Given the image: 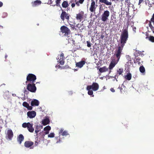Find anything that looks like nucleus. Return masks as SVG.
<instances>
[{"label": "nucleus", "mask_w": 154, "mask_h": 154, "mask_svg": "<svg viewBox=\"0 0 154 154\" xmlns=\"http://www.w3.org/2000/svg\"><path fill=\"white\" fill-rule=\"evenodd\" d=\"M149 40L152 42H154V37L153 36H150L149 37Z\"/></svg>", "instance_id": "nucleus-35"}, {"label": "nucleus", "mask_w": 154, "mask_h": 154, "mask_svg": "<svg viewBox=\"0 0 154 154\" xmlns=\"http://www.w3.org/2000/svg\"><path fill=\"white\" fill-rule=\"evenodd\" d=\"M0 29H3V27L1 26H0Z\"/></svg>", "instance_id": "nucleus-58"}, {"label": "nucleus", "mask_w": 154, "mask_h": 154, "mask_svg": "<svg viewBox=\"0 0 154 154\" xmlns=\"http://www.w3.org/2000/svg\"><path fill=\"white\" fill-rule=\"evenodd\" d=\"M103 10V9L101 8V6H100L99 8V11L100 12L101 11H102Z\"/></svg>", "instance_id": "nucleus-54"}, {"label": "nucleus", "mask_w": 154, "mask_h": 154, "mask_svg": "<svg viewBox=\"0 0 154 154\" xmlns=\"http://www.w3.org/2000/svg\"><path fill=\"white\" fill-rule=\"evenodd\" d=\"M54 133H50L48 135V137L52 138L54 136Z\"/></svg>", "instance_id": "nucleus-38"}, {"label": "nucleus", "mask_w": 154, "mask_h": 154, "mask_svg": "<svg viewBox=\"0 0 154 154\" xmlns=\"http://www.w3.org/2000/svg\"><path fill=\"white\" fill-rule=\"evenodd\" d=\"M50 122V120L48 118H47L43 119L42 121V124L44 125H46L48 124Z\"/></svg>", "instance_id": "nucleus-22"}, {"label": "nucleus", "mask_w": 154, "mask_h": 154, "mask_svg": "<svg viewBox=\"0 0 154 154\" xmlns=\"http://www.w3.org/2000/svg\"><path fill=\"white\" fill-rule=\"evenodd\" d=\"M3 3L2 2L0 1V7H2L3 6Z\"/></svg>", "instance_id": "nucleus-51"}, {"label": "nucleus", "mask_w": 154, "mask_h": 154, "mask_svg": "<svg viewBox=\"0 0 154 154\" xmlns=\"http://www.w3.org/2000/svg\"><path fill=\"white\" fill-rule=\"evenodd\" d=\"M61 0H56V5L57 6L60 7V3Z\"/></svg>", "instance_id": "nucleus-36"}, {"label": "nucleus", "mask_w": 154, "mask_h": 154, "mask_svg": "<svg viewBox=\"0 0 154 154\" xmlns=\"http://www.w3.org/2000/svg\"><path fill=\"white\" fill-rule=\"evenodd\" d=\"M104 37V35H102L101 36V38H102V39H103V38Z\"/></svg>", "instance_id": "nucleus-56"}, {"label": "nucleus", "mask_w": 154, "mask_h": 154, "mask_svg": "<svg viewBox=\"0 0 154 154\" xmlns=\"http://www.w3.org/2000/svg\"><path fill=\"white\" fill-rule=\"evenodd\" d=\"M23 106L27 108L29 110H31L32 109V106H29V104L26 102H24L23 103Z\"/></svg>", "instance_id": "nucleus-20"}, {"label": "nucleus", "mask_w": 154, "mask_h": 154, "mask_svg": "<svg viewBox=\"0 0 154 154\" xmlns=\"http://www.w3.org/2000/svg\"><path fill=\"white\" fill-rule=\"evenodd\" d=\"M51 129V127L49 126H48L45 127L44 128V131H49Z\"/></svg>", "instance_id": "nucleus-32"}, {"label": "nucleus", "mask_w": 154, "mask_h": 154, "mask_svg": "<svg viewBox=\"0 0 154 154\" xmlns=\"http://www.w3.org/2000/svg\"><path fill=\"white\" fill-rule=\"evenodd\" d=\"M26 92H27V91H26V90H25L24 92L26 94Z\"/></svg>", "instance_id": "nucleus-59"}, {"label": "nucleus", "mask_w": 154, "mask_h": 154, "mask_svg": "<svg viewBox=\"0 0 154 154\" xmlns=\"http://www.w3.org/2000/svg\"><path fill=\"white\" fill-rule=\"evenodd\" d=\"M125 87L124 86V84H122L121 87L120 88V91L121 93H125Z\"/></svg>", "instance_id": "nucleus-29"}, {"label": "nucleus", "mask_w": 154, "mask_h": 154, "mask_svg": "<svg viewBox=\"0 0 154 154\" xmlns=\"http://www.w3.org/2000/svg\"><path fill=\"white\" fill-rule=\"evenodd\" d=\"M87 90L88 91V95H93V92L92 90Z\"/></svg>", "instance_id": "nucleus-39"}, {"label": "nucleus", "mask_w": 154, "mask_h": 154, "mask_svg": "<svg viewBox=\"0 0 154 154\" xmlns=\"http://www.w3.org/2000/svg\"><path fill=\"white\" fill-rule=\"evenodd\" d=\"M22 126L24 128H27L29 132L31 133L33 132L34 129L33 128V124L30 122L24 123L22 124Z\"/></svg>", "instance_id": "nucleus-6"}, {"label": "nucleus", "mask_w": 154, "mask_h": 154, "mask_svg": "<svg viewBox=\"0 0 154 154\" xmlns=\"http://www.w3.org/2000/svg\"><path fill=\"white\" fill-rule=\"evenodd\" d=\"M39 104V101L36 99H34L32 100L31 103V106H38Z\"/></svg>", "instance_id": "nucleus-19"}, {"label": "nucleus", "mask_w": 154, "mask_h": 154, "mask_svg": "<svg viewBox=\"0 0 154 154\" xmlns=\"http://www.w3.org/2000/svg\"><path fill=\"white\" fill-rule=\"evenodd\" d=\"M84 16V12L83 11H81L79 13L76 14V17L77 20L81 21L83 19Z\"/></svg>", "instance_id": "nucleus-10"}, {"label": "nucleus", "mask_w": 154, "mask_h": 154, "mask_svg": "<svg viewBox=\"0 0 154 154\" xmlns=\"http://www.w3.org/2000/svg\"><path fill=\"white\" fill-rule=\"evenodd\" d=\"M80 2H79L78 1L76 2L75 4L77 6H80Z\"/></svg>", "instance_id": "nucleus-48"}, {"label": "nucleus", "mask_w": 154, "mask_h": 154, "mask_svg": "<svg viewBox=\"0 0 154 154\" xmlns=\"http://www.w3.org/2000/svg\"><path fill=\"white\" fill-rule=\"evenodd\" d=\"M86 62L84 60H82L79 62L76 63V66L77 67L81 68L85 64Z\"/></svg>", "instance_id": "nucleus-17"}, {"label": "nucleus", "mask_w": 154, "mask_h": 154, "mask_svg": "<svg viewBox=\"0 0 154 154\" xmlns=\"http://www.w3.org/2000/svg\"><path fill=\"white\" fill-rule=\"evenodd\" d=\"M60 31L61 32L64 34L65 36L69 37L71 31L67 27L63 26L61 27Z\"/></svg>", "instance_id": "nucleus-2"}, {"label": "nucleus", "mask_w": 154, "mask_h": 154, "mask_svg": "<svg viewBox=\"0 0 154 154\" xmlns=\"http://www.w3.org/2000/svg\"><path fill=\"white\" fill-rule=\"evenodd\" d=\"M132 75L131 73H128L126 75V79L128 80H130L131 78Z\"/></svg>", "instance_id": "nucleus-28"}, {"label": "nucleus", "mask_w": 154, "mask_h": 154, "mask_svg": "<svg viewBox=\"0 0 154 154\" xmlns=\"http://www.w3.org/2000/svg\"><path fill=\"white\" fill-rule=\"evenodd\" d=\"M27 115L30 118H33L36 116V113L34 111H29L27 112Z\"/></svg>", "instance_id": "nucleus-15"}, {"label": "nucleus", "mask_w": 154, "mask_h": 154, "mask_svg": "<svg viewBox=\"0 0 154 154\" xmlns=\"http://www.w3.org/2000/svg\"><path fill=\"white\" fill-rule=\"evenodd\" d=\"M108 70V68H107L106 66H104L100 68L99 69V71L101 73H103L106 72Z\"/></svg>", "instance_id": "nucleus-25"}, {"label": "nucleus", "mask_w": 154, "mask_h": 154, "mask_svg": "<svg viewBox=\"0 0 154 154\" xmlns=\"http://www.w3.org/2000/svg\"><path fill=\"white\" fill-rule=\"evenodd\" d=\"M39 131V130H35V132L36 134V135H37Z\"/></svg>", "instance_id": "nucleus-52"}, {"label": "nucleus", "mask_w": 154, "mask_h": 154, "mask_svg": "<svg viewBox=\"0 0 154 154\" xmlns=\"http://www.w3.org/2000/svg\"><path fill=\"white\" fill-rule=\"evenodd\" d=\"M69 25H70V27H71V28L73 30H76V28H75V24H69Z\"/></svg>", "instance_id": "nucleus-40"}, {"label": "nucleus", "mask_w": 154, "mask_h": 154, "mask_svg": "<svg viewBox=\"0 0 154 154\" xmlns=\"http://www.w3.org/2000/svg\"><path fill=\"white\" fill-rule=\"evenodd\" d=\"M24 139V137L22 134H20L17 137V141L20 144L22 142Z\"/></svg>", "instance_id": "nucleus-18"}, {"label": "nucleus", "mask_w": 154, "mask_h": 154, "mask_svg": "<svg viewBox=\"0 0 154 154\" xmlns=\"http://www.w3.org/2000/svg\"><path fill=\"white\" fill-rule=\"evenodd\" d=\"M34 143L31 141H26L24 143V145L26 148H29L30 149H33V147L31 146L33 145Z\"/></svg>", "instance_id": "nucleus-11"}, {"label": "nucleus", "mask_w": 154, "mask_h": 154, "mask_svg": "<svg viewBox=\"0 0 154 154\" xmlns=\"http://www.w3.org/2000/svg\"><path fill=\"white\" fill-rule=\"evenodd\" d=\"M7 137L10 140H11L12 138L13 137V133L11 129H8L7 131Z\"/></svg>", "instance_id": "nucleus-13"}, {"label": "nucleus", "mask_w": 154, "mask_h": 154, "mask_svg": "<svg viewBox=\"0 0 154 154\" xmlns=\"http://www.w3.org/2000/svg\"><path fill=\"white\" fill-rule=\"evenodd\" d=\"M130 0H126V2H127V3H128V12H127V11H126L127 13L126 16H128V17L129 16H130V17H131L129 15V10L130 8L131 9L132 6H133V5L130 3Z\"/></svg>", "instance_id": "nucleus-12"}, {"label": "nucleus", "mask_w": 154, "mask_h": 154, "mask_svg": "<svg viewBox=\"0 0 154 154\" xmlns=\"http://www.w3.org/2000/svg\"><path fill=\"white\" fill-rule=\"evenodd\" d=\"M87 46L88 47H90L91 46V43H90V42L87 41Z\"/></svg>", "instance_id": "nucleus-41"}, {"label": "nucleus", "mask_w": 154, "mask_h": 154, "mask_svg": "<svg viewBox=\"0 0 154 154\" xmlns=\"http://www.w3.org/2000/svg\"><path fill=\"white\" fill-rule=\"evenodd\" d=\"M123 70L122 69L120 68L119 69L117 70V73L119 75H121L123 72Z\"/></svg>", "instance_id": "nucleus-33"}, {"label": "nucleus", "mask_w": 154, "mask_h": 154, "mask_svg": "<svg viewBox=\"0 0 154 154\" xmlns=\"http://www.w3.org/2000/svg\"><path fill=\"white\" fill-rule=\"evenodd\" d=\"M127 24L128 26H131V27H132L133 26L134 22L132 21H131V19H128L127 22Z\"/></svg>", "instance_id": "nucleus-27"}, {"label": "nucleus", "mask_w": 154, "mask_h": 154, "mask_svg": "<svg viewBox=\"0 0 154 154\" xmlns=\"http://www.w3.org/2000/svg\"><path fill=\"white\" fill-rule=\"evenodd\" d=\"M49 133V131H45V132H41L40 133L42 134V136H43V137H44V136L45 134H48Z\"/></svg>", "instance_id": "nucleus-34"}, {"label": "nucleus", "mask_w": 154, "mask_h": 154, "mask_svg": "<svg viewBox=\"0 0 154 154\" xmlns=\"http://www.w3.org/2000/svg\"><path fill=\"white\" fill-rule=\"evenodd\" d=\"M136 27H133V30L135 32H136Z\"/></svg>", "instance_id": "nucleus-53"}, {"label": "nucleus", "mask_w": 154, "mask_h": 154, "mask_svg": "<svg viewBox=\"0 0 154 154\" xmlns=\"http://www.w3.org/2000/svg\"><path fill=\"white\" fill-rule=\"evenodd\" d=\"M59 134H61V135L63 136H66L69 134L67 131H63V129H60L59 132Z\"/></svg>", "instance_id": "nucleus-21"}, {"label": "nucleus", "mask_w": 154, "mask_h": 154, "mask_svg": "<svg viewBox=\"0 0 154 154\" xmlns=\"http://www.w3.org/2000/svg\"><path fill=\"white\" fill-rule=\"evenodd\" d=\"M41 3V2L40 0H36L33 2V5H34L35 6L39 5Z\"/></svg>", "instance_id": "nucleus-31"}, {"label": "nucleus", "mask_w": 154, "mask_h": 154, "mask_svg": "<svg viewBox=\"0 0 154 154\" xmlns=\"http://www.w3.org/2000/svg\"><path fill=\"white\" fill-rule=\"evenodd\" d=\"M128 37V32L127 30H126V32H125V38H126V41L127 40V38Z\"/></svg>", "instance_id": "nucleus-42"}, {"label": "nucleus", "mask_w": 154, "mask_h": 154, "mask_svg": "<svg viewBox=\"0 0 154 154\" xmlns=\"http://www.w3.org/2000/svg\"><path fill=\"white\" fill-rule=\"evenodd\" d=\"M126 58L127 60V61L126 60V65L128 67V68H129V66H130L131 64H132L133 62L132 61L131 58L129 55H126Z\"/></svg>", "instance_id": "nucleus-14"}, {"label": "nucleus", "mask_w": 154, "mask_h": 154, "mask_svg": "<svg viewBox=\"0 0 154 154\" xmlns=\"http://www.w3.org/2000/svg\"><path fill=\"white\" fill-rule=\"evenodd\" d=\"M12 95L13 97H16V94H12Z\"/></svg>", "instance_id": "nucleus-57"}, {"label": "nucleus", "mask_w": 154, "mask_h": 154, "mask_svg": "<svg viewBox=\"0 0 154 154\" xmlns=\"http://www.w3.org/2000/svg\"><path fill=\"white\" fill-rule=\"evenodd\" d=\"M141 61V59L137 56L135 58V59L134 60V63H137L138 64L140 65L141 64L140 61Z\"/></svg>", "instance_id": "nucleus-26"}, {"label": "nucleus", "mask_w": 154, "mask_h": 154, "mask_svg": "<svg viewBox=\"0 0 154 154\" xmlns=\"http://www.w3.org/2000/svg\"><path fill=\"white\" fill-rule=\"evenodd\" d=\"M99 2L107 5H111L112 4L111 2L108 1L107 0H99Z\"/></svg>", "instance_id": "nucleus-23"}, {"label": "nucleus", "mask_w": 154, "mask_h": 154, "mask_svg": "<svg viewBox=\"0 0 154 154\" xmlns=\"http://www.w3.org/2000/svg\"><path fill=\"white\" fill-rule=\"evenodd\" d=\"M60 59L59 62V63L61 65H63L64 63L65 57L64 54L63 53H62L60 55Z\"/></svg>", "instance_id": "nucleus-16"}, {"label": "nucleus", "mask_w": 154, "mask_h": 154, "mask_svg": "<svg viewBox=\"0 0 154 154\" xmlns=\"http://www.w3.org/2000/svg\"><path fill=\"white\" fill-rule=\"evenodd\" d=\"M36 79V77L35 75L31 73L29 74L26 77V83H27L28 82L35 83Z\"/></svg>", "instance_id": "nucleus-3"}, {"label": "nucleus", "mask_w": 154, "mask_h": 154, "mask_svg": "<svg viewBox=\"0 0 154 154\" xmlns=\"http://www.w3.org/2000/svg\"><path fill=\"white\" fill-rule=\"evenodd\" d=\"M91 5L89 8V10L91 12H94L95 13L96 10L97 5L96 4L94 0H91Z\"/></svg>", "instance_id": "nucleus-8"}, {"label": "nucleus", "mask_w": 154, "mask_h": 154, "mask_svg": "<svg viewBox=\"0 0 154 154\" xmlns=\"http://www.w3.org/2000/svg\"><path fill=\"white\" fill-rule=\"evenodd\" d=\"M150 20L151 21H154V13L153 14L152 17L151 18Z\"/></svg>", "instance_id": "nucleus-47"}, {"label": "nucleus", "mask_w": 154, "mask_h": 154, "mask_svg": "<svg viewBox=\"0 0 154 154\" xmlns=\"http://www.w3.org/2000/svg\"><path fill=\"white\" fill-rule=\"evenodd\" d=\"M36 138H37V139L35 142V146H37L40 142V140H38V137H37Z\"/></svg>", "instance_id": "nucleus-37"}, {"label": "nucleus", "mask_w": 154, "mask_h": 154, "mask_svg": "<svg viewBox=\"0 0 154 154\" xmlns=\"http://www.w3.org/2000/svg\"><path fill=\"white\" fill-rule=\"evenodd\" d=\"M61 9L62 11L60 16L61 19L63 21H64L66 19L67 22H68L70 17V15L69 14L67 13L63 10H62V8H61Z\"/></svg>", "instance_id": "nucleus-5"}, {"label": "nucleus", "mask_w": 154, "mask_h": 154, "mask_svg": "<svg viewBox=\"0 0 154 154\" xmlns=\"http://www.w3.org/2000/svg\"><path fill=\"white\" fill-rule=\"evenodd\" d=\"M144 1V0H139V2L138 3V5H141V4Z\"/></svg>", "instance_id": "nucleus-44"}, {"label": "nucleus", "mask_w": 154, "mask_h": 154, "mask_svg": "<svg viewBox=\"0 0 154 154\" xmlns=\"http://www.w3.org/2000/svg\"><path fill=\"white\" fill-rule=\"evenodd\" d=\"M148 4H149L148 6L149 7H152V5L154 4V1H153V2L152 3H148Z\"/></svg>", "instance_id": "nucleus-43"}, {"label": "nucleus", "mask_w": 154, "mask_h": 154, "mask_svg": "<svg viewBox=\"0 0 154 154\" xmlns=\"http://www.w3.org/2000/svg\"><path fill=\"white\" fill-rule=\"evenodd\" d=\"M139 70L140 72L142 73H145V69L143 66H141L139 68Z\"/></svg>", "instance_id": "nucleus-30"}, {"label": "nucleus", "mask_w": 154, "mask_h": 154, "mask_svg": "<svg viewBox=\"0 0 154 154\" xmlns=\"http://www.w3.org/2000/svg\"><path fill=\"white\" fill-rule=\"evenodd\" d=\"M99 88V85L97 83L94 82L91 85L88 86L86 89L91 90L92 89L94 91H96Z\"/></svg>", "instance_id": "nucleus-7"}, {"label": "nucleus", "mask_w": 154, "mask_h": 154, "mask_svg": "<svg viewBox=\"0 0 154 154\" xmlns=\"http://www.w3.org/2000/svg\"><path fill=\"white\" fill-rule=\"evenodd\" d=\"M109 14L110 13L108 11H105L101 15V20L103 22L106 21L108 19Z\"/></svg>", "instance_id": "nucleus-9"}, {"label": "nucleus", "mask_w": 154, "mask_h": 154, "mask_svg": "<svg viewBox=\"0 0 154 154\" xmlns=\"http://www.w3.org/2000/svg\"><path fill=\"white\" fill-rule=\"evenodd\" d=\"M26 88L28 91L31 92H35L36 90L35 84L34 83H29L27 84Z\"/></svg>", "instance_id": "nucleus-4"}, {"label": "nucleus", "mask_w": 154, "mask_h": 154, "mask_svg": "<svg viewBox=\"0 0 154 154\" xmlns=\"http://www.w3.org/2000/svg\"><path fill=\"white\" fill-rule=\"evenodd\" d=\"M151 21L153 23V24L154 25V21Z\"/></svg>", "instance_id": "nucleus-60"}, {"label": "nucleus", "mask_w": 154, "mask_h": 154, "mask_svg": "<svg viewBox=\"0 0 154 154\" xmlns=\"http://www.w3.org/2000/svg\"><path fill=\"white\" fill-rule=\"evenodd\" d=\"M75 4L74 3H72L71 4V6L72 8H73L75 6Z\"/></svg>", "instance_id": "nucleus-50"}, {"label": "nucleus", "mask_w": 154, "mask_h": 154, "mask_svg": "<svg viewBox=\"0 0 154 154\" xmlns=\"http://www.w3.org/2000/svg\"><path fill=\"white\" fill-rule=\"evenodd\" d=\"M125 43V29H123L122 33L121 35L120 43L118 46L117 49L116 50V53L114 54V56L116 57L117 59H113L112 60L109 67V69L110 70L112 69L119 62Z\"/></svg>", "instance_id": "nucleus-1"}, {"label": "nucleus", "mask_w": 154, "mask_h": 154, "mask_svg": "<svg viewBox=\"0 0 154 154\" xmlns=\"http://www.w3.org/2000/svg\"><path fill=\"white\" fill-rule=\"evenodd\" d=\"M110 91L112 92H115V90L113 88H111L110 89Z\"/></svg>", "instance_id": "nucleus-49"}, {"label": "nucleus", "mask_w": 154, "mask_h": 154, "mask_svg": "<svg viewBox=\"0 0 154 154\" xmlns=\"http://www.w3.org/2000/svg\"><path fill=\"white\" fill-rule=\"evenodd\" d=\"M62 6L63 8H66L69 6L68 2L66 1H64L62 4Z\"/></svg>", "instance_id": "nucleus-24"}, {"label": "nucleus", "mask_w": 154, "mask_h": 154, "mask_svg": "<svg viewBox=\"0 0 154 154\" xmlns=\"http://www.w3.org/2000/svg\"><path fill=\"white\" fill-rule=\"evenodd\" d=\"M153 33H154V27H153L151 29Z\"/></svg>", "instance_id": "nucleus-55"}, {"label": "nucleus", "mask_w": 154, "mask_h": 154, "mask_svg": "<svg viewBox=\"0 0 154 154\" xmlns=\"http://www.w3.org/2000/svg\"><path fill=\"white\" fill-rule=\"evenodd\" d=\"M149 26L150 28V29L152 28V27H153V26L151 24V21H149Z\"/></svg>", "instance_id": "nucleus-45"}, {"label": "nucleus", "mask_w": 154, "mask_h": 154, "mask_svg": "<svg viewBox=\"0 0 154 154\" xmlns=\"http://www.w3.org/2000/svg\"><path fill=\"white\" fill-rule=\"evenodd\" d=\"M84 1V0H79V2L81 4H82Z\"/></svg>", "instance_id": "nucleus-46"}]
</instances>
